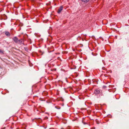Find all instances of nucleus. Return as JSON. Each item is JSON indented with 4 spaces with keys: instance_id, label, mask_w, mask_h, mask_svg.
<instances>
[{
    "instance_id": "12",
    "label": "nucleus",
    "mask_w": 129,
    "mask_h": 129,
    "mask_svg": "<svg viewBox=\"0 0 129 129\" xmlns=\"http://www.w3.org/2000/svg\"><path fill=\"white\" fill-rule=\"evenodd\" d=\"M5 127H3L1 129H5Z\"/></svg>"
},
{
    "instance_id": "5",
    "label": "nucleus",
    "mask_w": 129,
    "mask_h": 129,
    "mask_svg": "<svg viewBox=\"0 0 129 129\" xmlns=\"http://www.w3.org/2000/svg\"><path fill=\"white\" fill-rule=\"evenodd\" d=\"M5 34L7 36H10V34L8 31L5 32Z\"/></svg>"
},
{
    "instance_id": "9",
    "label": "nucleus",
    "mask_w": 129,
    "mask_h": 129,
    "mask_svg": "<svg viewBox=\"0 0 129 129\" xmlns=\"http://www.w3.org/2000/svg\"><path fill=\"white\" fill-rule=\"evenodd\" d=\"M0 52L1 53H3V50L0 49Z\"/></svg>"
},
{
    "instance_id": "10",
    "label": "nucleus",
    "mask_w": 129,
    "mask_h": 129,
    "mask_svg": "<svg viewBox=\"0 0 129 129\" xmlns=\"http://www.w3.org/2000/svg\"><path fill=\"white\" fill-rule=\"evenodd\" d=\"M106 87L105 86H103V88H106Z\"/></svg>"
},
{
    "instance_id": "11",
    "label": "nucleus",
    "mask_w": 129,
    "mask_h": 129,
    "mask_svg": "<svg viewBox=\"0 0 129 129\" xmlns=\"http://www.w3.org/2000/svg\"><path fill=\"white\" fill-rule=\"evenodd\" d=\"M83 123L84 124H86V123L84 122H83Z\"/></svg>"
},
{
    "instance_id": "3",
    "label": "nucleus",
    "mask_w": 129,
    "mask_h": 129,
    "mask_svg": "<svg viewBox=\"0 0 129 129\" xmlns=\"http://www.w3.org/2000/svg\"><path fill=\"white\" fill-rule=\"evenodd\" d=\"M63 9V7L62 6H61L58 9L57 12L58 13H60L61 12V11Z\"/></svg>"
},
{
    "instance_id": "6",
    "label": "nucleus",
    "mask_w": 129,
    "mask_h": 129,
    "mask_svg": "<svg viewBox=\"0 0 129 129\" xmlns=\"http://www.w3.org/2000/svg\"><path fill=\"white\" fill-rule=\"evenodd\" d=\"M90 0H81V1L85 3H87Z\"/></svg>"
},
{
    "instance_id": "4",
    "label": "nucleus",
    "mask_w": 129,
    "mask_h": 129,
    "mask_svg": "<svg viewBox=\"0 0 129 129\" xmlns=\"http://www.w3.org/2000/svg\"><path fill=\"white\" fill-rule=\"evenodd\" d=\"M18 42L20 44H24V40L23 39H21L20 40H19Z\"/></svg>"
},
{
    "instance_id": "13",
    "label": "nucleus",
    "mask_w": 129,
    "mask_h": 129,
    "mask_svg": "<svg viewBox=\"0 0 129 129\" xmlns=\"http://www.w3.org/2000/svg\"><path fill=\"white\" fill-rule=\"evenodd\" d=\"M63 99L62 100V101H63Z\"/></svg>"
},
{
    "instance_id": "2",
    "label": "nucleus",
    "mask_w": 129,
    "mask_h": 129,
    "mask_svg": "<svg viewBox=\"0 0 129 129\" xmlns=\"http://www.w3.org/2000/svg\"><path fill=\"white\" fill-rule=\"evenodd\" d=\"M101 92L100 91V90L98 89L95 90L94 92V93L96 94H100Z\"/></svg>"
},
{
    "instance_id": "8",
    "label": "nucleus",
    "mask_w": 129,
    "mask_h": 129,
    "mask_svg": "<svg viewBox=\"0 0 129 129\" xmlns=\"http://www.w3.org/2000/svg\"><path fill=\"white\" fill-rule=\"evenodd\" d=\"M56 69H51V70L52 71H56Z\"/></svg>"
},
{
    "instance_id": "1",
    "label": "nucleus",
    "mask_w": 129,
    "mask_h": 129,
    "mask_svg": "<svg viewBox=\"0 0 129 129\" xmlns=\"http://www.w3.org/2000/svg\"><path fill=\"white\" fill-rule=\"evenodd\" d=\"M12 40L16 43H17L18 42L19 40L16 37H14L13 38Z\"/></svg>"
},
{
    "instance_id": "7",
    "label": "nucleus",
    "mask_w": 129,
    "mask_h": 129,
    "mask_svg": "<svg viewBox=\"0 0 129 129\" xmlns=\"http://www.w3.org/2000/svg\"><path fill=\"white\" fill-rule=\"evenodd\" d=\"M37 121H38L40 123H41L42 122V120L40 118H39L37 119Z\"/></svg>"
}]
</instances>
